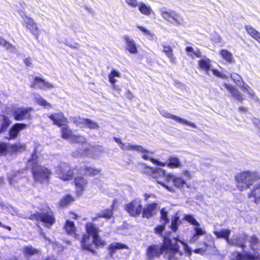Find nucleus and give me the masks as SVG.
I'll use <instances>...</instances> for the list:
<instances>
[{"label": "nucleus", "instance_id": "1", "mask_svg": "<svg viewBox=\"0 0 260 260\" xmlns=\"http://www.w3.org/2000/svg\"><path fill=\"white\" fill-rule=\"evenodd\" d=\"M178 241L183 245L184 250L189 256L191 255V250L184 242L177 238L170 239L165 237L162 245H152L148 248L147 254L148 259L151 260L154 257L159 256L163 254L164 257L168 260H179L183 253L179 250Z\"/></svg>", "mask_w": 260, "mask_h": 260}, {"label": "nucleus", "instance_id": "2", "mask_svg": "<svg viewBox=\"0 0 260 260\" xmlns=\"http://www.w3.org/2000/svg\"><path fill=\"white\" fill-rule=\"evenodd\" d=\"M236 186L243 191L249 188L256 180L260 179V173L257 171H242L235 176Z\"/></svg>", "mask_w": 260, "mask_h": 260}, {"label": "nucleus", "instance_id": "3", "mask_svg": "<svg viewBox=\"0 0 260 260\" xmlns=\"http://www.w3.org/2000/svg\"><path fill=\"white\" fill-rule=\"evenodd\" d=\"M114 141L119 145L122 150L136 151L141 153L142 157L145 160H150L152 163L164 166L166 164L161 163L160 161L153 158V152L144 148L142 146L137 145H132L129 143H123L119 138L114 137Z\"/></svg>", "mask_w": 260, "mask_h": 260}, {"label": "nucleus", "instance_id": "4", "mask_svg": "<svg viewBox=\"0 0 260 260\" xmlns=\"http://www.w3.org/2000/svg\"><path fill=\"white\" fill-rule=\"evenodd\" d=\"M37 156L34 152L32 157L28 161V166H31L35 180L40 181H46L49 179L51 172L46 168L38 165Z\"/></svg>", "mask_w": 260, "mask_h": 260}, {"label": "nucleus", "instance_id": "5", "mask_svg": "<svg viewBox=\"0 0 260 260\" xmlns=\"http://www.w3.org/2000/svg\"><path fill=\"white\" fill-rule=\"evenodd\" d=\"M161 16L166 20L177 26H184L186 24L183 18L178 13L165 7L159 10Z\"/></svg>", "mask_w": 260, "mask_h": 260}, {"label": "nucleus", "instance_id": "6", "mask_svg": "<svg viewBox=\"0 0 260 260\" xmlns=\"http://www.w3.org/2000/svg\"><path fill=\"white\" fill-rule=\"evenodd\" d=\"M145 172L149 174L154 179H156L157 182L160 184L162 186L167 189L168 191H174V188L169 186L167 184V179L166 177L167 175L165 174V170L160 168H153L147 167L145 168Z\"/></svg>", "mask_w": 260, "mask_h": 260}, {"label": "nucleus", "instance_id": "7", "mask_svg": "<svg viewBox=\"0 0 260 260\" xmlns=\"http://www.w3.org/2000/svg\"><path fill=\"white\" fill-rule=\"evenodd\" d=\"M198 66L199 68L204 71L205 73L210 75L209 72L211 71L213 74L218 77L222 79H226L227 76L222 73L220 72L216 69H212L210 59L207 57H204L198 61Z\"/></svg>", "mask_w": 260, "mask_h": 260}, {"label": "nucleus", "instance_id": "8", "mask_svg": "<svg viewBox=\"0 0 260 260\" xmlns=\"http://www.w3.org/2000/svg\"><path fill=\"white\" fill-rule=\"evenodd\" d=\"M125 210L133 217H137L142 212L143 206L141 200L139 199L134 200L125 205Z\"/></svg>", "mask_w": 260, "mask_h": 260}, {"label": "nucleus", "instance_id": "9", "mask_svg": "<svg viewBox=\"0 0 260 260\" xmlns=\"http://www.w3.org/2000/svg\"><path fill=\"white\" fill-rule=\"evenodd\" d=\"M55 173L57 176L63 180H70L72 178L73 171L67 163L61 162L56 168Z\"/></svg>", "mask_w": 260, "mask_h": 260}, {"label": "nucleus", "instance_id": "10", "mask_svg": "<svg viewBox=\"0 0 260 260\" xmlns=\"http://www.w3.org/2000/svg\"><path fill=\"white\" fill-rule=\"evenodd\" d=\"M184 219L190 224L195 226L193 228V230L195 231V233L193 235L191 240L192 242H194L198 240L199 236L205 234V231L200 227V223L196 220L193 215H185Z\"/></svg>", "mask_w": 260, "mask_h": 260}, {"label": "nucleus", "instance_id": "11", "mask_svg": "<svg viewBox=\"0 0 260 260\" xmlns=\"http://www.w3.org/2000/svg\"><path fill=\"white\" fill-rule=\"evenodd\" d=\"M23 20V24L29 30L30 32L38 39L39 36V31L35 21L26 15H21Z\"/></svg>", "mask_w": 260, "mask_h": 260}, {"label": "nucleus", "instance_id": "12", "mask_svg": "<svg viewBox=\"0 0 260 260\" xmlns=\"http://www.w3.org/2000/svg\"><path fill=\"white\" fill-rule=\"evenodd\" d=\"M31 108H19L15 109L13 112V116L16 120L22 121L31 119Z\"/></svg>", "mask_w": 260, "mask_h": 260}, {"label": "nucleus", "instance_id": "13", "mask_svg": "<svg viewBox=\"0 0 260 260\" xmlns=\"http://www.w3.org/2000/svg\"><path fill=\"white\" fill-rule=\"evenodd\" d=\"M34 216L36 220L44 222L45 225L48 228L55 222V218L51 212L37 213Z\"/></svg>", "mask_w": 260, "mask_h": 260}, {"label": "nucleus", "instance_id": "14", "mask_svg": "<svg viewBox=\"0 0 260 260\" xmlns=\"http://www.w3.org/2000/svg\"><path fill=\"white\" fill-rule=\"evenodd\" d=\"M160 113L161 114V115H162L164 117L167 118H171L178 123L189 125L193 128L197 127V125L195 123L190 121H188L185 119L181 118L178 116H176L173 114H171L168 111L162 110L160 111Z\"/></svg>", "mask_w": 260, "mask_h": 260}, {"label": "nucleus", "instance_id": "15", "mask_svg": "<svg viewBox=\"0 0 260 260\" xmlns=\"http://www.w3.org/2000/svg\"><path fill=\"white\" fill-rule=\"evenodd\" d=\"M167 179V184L170 182H172L174 185L180 189H182L185 186L188 187L186 182L181 177H177L171 174H167L166 177Z\"/></svg>", "mask_w": 260, "mask_h": 260}, {"label": "nucleus", "instance_id": "16", "mask_svg": "<svg viewBox=\"0 0 260 260\" xmlns=\"http://www.w3.org/2000/svg\"><path fill=\"white\" fill-rule=\"evenodd\" d=\"M231 230L229 229H224L220 231H216L214 232V235H215L218 238H224L226 240L228 244H234L238 243L235 239H230L229 236L231 234Z\"/></svg>", "mask_w": 260, "mask_h": 260}, {"label": "nucleus", "instance_id": "17", "mask_svg": "<svg viewBox=\"0 0 260 260\" xmlns=\"http://www.w3.org/2000/svg\"><path fill=\"white\" fill-rule=\"evenodd\" d=\"M123 39L125 41V49L132 54H137L138 51L134 40L127 35L123 37Z\"/></svg>", "mask_w": 260, "mask_h": 260}, {"label": "nucleus", "instance_id": "18", "mask_svg": "<svg viewBox=\"0 0 260 260\" xmlns=\"http://www.w3.org/2000/svg\"><path fill=\"white\" fill-rule=\"evenodd\" d=\"M157 204L153 203L146 205L142 209V216L149 218L154 215L156 211Z\"/></svg>", "mask_w": 260, "mask_h": 260}, {"label": "nucleus", "instance_id": "19", "mask_svg": "<svg viewBox=\"0 0 260 260\" xmlns=\"http://www.w3.org/2000/svg\"><path fill=\"white\" fill-rule=\"evenodd\" d=\"M74 183L76 187V191L78 194H80L84 191L87 184V180L82 176L75 177Z\"/></svg>", "mask_w": 260, "mask_h": 260}, {"label": "nucleus", "instance_id": "20", "mask_svg": "<svg viewBox=\"0 0 260 260\" xmlns=\"http://www.w3.org/2000/svg\"><path fill=\"white\" fill-rule=\"evenodd\" d=\"M48 117L53 121L54 124L58 126L63 125L67 121V118L64 116L61 112L52 114Z\"/></svg>", "mask_w": 260, "mask_h": 260}, {"label": "nucleus", "instance_id": "21", "mask_svg": "<svg viewBox=\"0 0 260 260\" xmlns=\"http://www.w3.org/2000/svg\"><path fill=\"white\" fill-rule=\"evenodd\" d=\"M93 238H91L89 235H84L81 241V246L83 249L87 250L94 253L93 249Z\"/></svg>", "mask_w": 260, "mask_h": 260}, {"label": "nucleus", "instance_id": "22", "mask_svg": "<svg viewBox=\"0 0 260 260\" xmlns=\"http://www.w3.org/2000/svg\"><path fill=\"white\" fill-rule=\"evenodd\" d=\"M73 142L83 143L82 148L83 150H81L79 153L82 155H88L90 153L88 152L89 145L86 143V139L84 137L80 135H75L74 138L72 141Z\"/></svg>", "mask_w": 260, "mask_h": 260}, {"label": "nucleus", "instance_id": "23", "mask_svg": "<svg viewBox=\"0 0 260 260\" xmlns=\"http://www.w3.org/2000/svg\"><path fill=\"white\" fill-rule=\"evenodd\" d=\"M36 86L43 89L45 88L49 89L54 87V86L50 83H49L44 79L38 77L35 78L34 82L31 85V87H33Z\"/></svg>", "mask_w": 260, "mask_h": 260}, {"label": "nucleus", "instance_id": "24", "mask_svg": "<svg viewBox=\"0 0 260 260\" xmlns=\"http://www.w3.org/2000/svg\"><path fill=\"white\" fill-rule=\"evenodd\" d=\"M223 86L229 91V92L231 93L233 98L238 100L240 102L243 100L244 98L243 94H242L238 89L235 88L233 85L228 83H224L223 84Z\"/></svg>", "mask_w": 260, "mask_h": 260}, {"label": "nucleus", "instance_id": "25", "mask_svg": "<svg viewBox=\"0 0 260 260\" xmlns=\"http://www.w3.org/2000/svg\"><path fill=\"white\" fill-rule=\"evenodd\" d=\"M26 125L24 123H16L10 129L9 131V139H15L19 132L25 128Z\"/></svg>", "mask_w": 260, "mask_h": 260}, {"label": "nucleus", "instance_id": "26", "mask_svg": "<svg viewBox=\"0 0 260 260\" xmlns=\"http://www.w3.org/2000/svg\"><path fill=\"white\" fill-rule=\"evenodd\" d=\"M235 254L236 260H260L259 255L256 252L253 254L249 253H246L244 254L236 253Z\"/></svg>", "mask_w": 260, "mask_h": 260}, {"label": "nucleus", "instance_id": "27", "mask_svg": "<svg viewBox=\"0 0 260 260\" xmlns=\"http://www.w3.org/2000/svg\"><path fill=\"white\" fill-rule=\"evenodd\" d=\"M168 164H167V166L171 169L173 168H179L182 167V164L179 160V159L175 156H170L168 159ZM162 163L161 162H160ZM166 164L165 166L167 165V162H164ZM158 166H160V165H157ZM162 167V166H161ZM165 167V166H164Z\"/></svg>", "mask_w": 260, "mask_h": 260}, {"label": "nucleus", "instance_id": "28", "mask_svg": "<svg viewBox=\"0 0 260 260\" xmlns=\"http://www.w3.org/2000/svg\"><path fill=\"white\" fill-rule=\"evenodd\" d=\"M113 215V210L107 209L98 213L96 217L92 218V221L96 222L99 220L101 218L105 219H110Z\"/></svg>", "mask_w": 260, "mask_h": 260}, {"label": "nucleus", "instance_id": "29", "mask_svg": "<svg viewBox=\"0 0 260 260\" xmlns=\"http://www.w3.org/2000/svg\"><path fill=\"white\" fill-rule=\"evenodd\" d=\"M86 230L88 234L87 235L90 237L91 236L92 238L98 236L99 230L93 223L88 222L86 225Z\"/></svg>", "mask_w": 260, "mask_h": 260}, {"label": "nucleus", "instance_id": "30", "mask_svg": "<svg viewBox=\"0 0 260 260\" xmlns=\"http://www.w3.org/2000/svg\"><path fill=\"white\" fill-rule=\"evenodd\" d=\"M23 251L26 257H29L39 254L40 250L32 247L31 245H27L23 248Z\"/></svg>", "mask_w": 260, "mask_h": 260}, {"label": "nucleus", "instance_id": "31", "mask_svg": "<svg viewBox=\"0 0 260 260\" xmlns=\"http://www.w3.org/2000/svg\"><path fill=\"white\" fill-rule=\"evenodd\" d=\"M245 29L248 34L257 41H260V32L256 30L251 25H246L245 26Z\"/></svg>", "mask_w": 260, "mask_h": 260}, {"label": "nucleus", "instance_id": "32", "mask_svg": "<svg viewBox=\"0 0 260 260\" xmlns=\"http://www.w3.org/2000/svg\"><path fill=\"white\" fill-rule=\"evenodd\" d=\"M248 197L249 198H254L255 202H258V200L260 199V182L254 185L251 192L249 193Z\"/></svg>", "mask_w": 260, "mask_h": 260}, {"label": "nucleus", "instance_id": "33", "mask_svg": "<svg viewBox=\"0 0 260 260\" xmlns=\"http://www.w3.org/2000/svg\"><path fill=\"white\" fill-rule=\"evenodd\" d=\"M0 119L2 122L0 127V134L6 132L8 127L11 124V120L5 115H0Z\"/></svg>", "mask_w": 260, "mask_h": 260}, {"label": "nucleus", "instance_id": "34", "mask_svg": "<svg viewBox=\"0 0 260 260\" xmlns=\"http://www.w3.org/2000/svg\"><path fill=\"white\" fill-rule=\"evenodd\" d=\"M121 77V74L117 71L113 69L109 75H108V78L109 82L112 84V88L116 87L115 83L117 82L116 78H120Z\"/></svg>", "mask_w": 260, "mask_h": 260}, {"label": "nucleus", "instance_id": "35", "mask_svg": "<svg viewBox=\"0 0 260 260\" xmlns=\"http://www.w3.org/2000/svg\"><path fill=\"white\" fill-rule=\"evenodd\" d=\"M64 229L69 235H70L75 238L76 237V234L75 233L76 228L73 221L67 220L64 225Z\"/></svg>", "mask_w": 260, "mask_h": 260}, {"label": "nucleus", "instance_id": "36", "mask_svg": "<svg viewBox=\"0 0 260 260\" xmlns=\"http://www.w3.org/2000/svg\"><path fill=\"white\" fill-rule=\"evenodd\" d=\"M0 45L5 47L7 50H9L11 52H15L17 51V49L15 46H14L10 43L6 41L1 36Z\"/></svg>", "mask_w": 260, "mask_h": 260}, {"label": "nucleus", "instance_id": "37", "mask_svg": "<svg viewBox=\"0 0 260 260\" xmlns=\"http://www.w3.org/2000/svg\"><path fill=\"white\" fill-rule=\"evenodd\" d=\"M221 57L230 63L234 62V59L233 54L228 50L225 49H221L219 52Z\"/></svg>", "mask_w": 260, "mask_h": 260}, {"label": "nucleus", "instance_id": "38", "mask_svg": "<svg viewBox=\"0 0 260 260\" xmlns=\"http://www.w3.org/2000/svg\"><path fill=\"white\" fill-rule=\"evenodd\" d=\"M83 170L85 175L92 176H96L101 172V169L88 166H84Z\"/></svg>", "mask_w": 260, "mask_h": 260}, {"label": "nucleus", "instance_id": "39", "mask_svg": "<svg viewBox=\"0 0 260 260\" xmlns=\"http://www.w3.org/2000/svg\"><path fill=\"white\" fill-rule=\"evenodd\" d=\"M61 132L62 137L63 139H68L71 141H73L75 135L73 134L72 131L67 126L62 128Z\"/></svg>", "mask_w": 260, "mask_h": 260}, {"label": "nucleus", "instance_id": "40", "mask_svg": "<svg viewBox=\"0 0 260 260\" xmlns=\"http://www.w3.org/2000/svg\"><path fill=\"white\" fill-rule=\"evenodd\" d=\"M138 7L139 8V10L142 14L149 15L152 12L151 8L150 6L146 5L143 2L139 3V5Z\"/></svg>", "mask_w": 260, "mask_h": 260}, {"label": "nucleus", "instance_id": "41", "mask_svg": "<svg viewBox=\"0 0 260 260\" xmlns=\"http://www.w3.org/2000/svg\"><path fill=\"white\" fill-rule=\"evenodd\" d=\"M163 48V52L166 54L172 62L175 63L176 57H174L173 55V50L171 46L164 45Z\"/></svg>", "mask_w": 260, "mask_h": 260}, {"label": "nucleus", "instance_id": "42", "mask_svg": "<svg viewBox=\"0 0 260 260\" xmlns=\"http://www.w3.org/2000/svg\"><path fill=\"white\" fill-rule=\"evenodd\" d=\"M181 221L180 217L177 214L172 217L171 224V229L174 232H176L178 230V226L180 224Z\"/></svg>", "mask_w": 260, "mask_h": 260}, {"label": "nucleus", "instance_id": "43", "mask_svg": "<svg viewBox=\"0 0 260 260\" xmlns=\"http://www.w3.org/2000/svg\"><path fill=\"white\" fill-rule=\"evenodd\" d=\"M35 99L36 102L40 106H43L46 108H51V105L44 100L42 97L39 95L36 94L35 95Z\"/></svg>", "mask_w": 260, "mask_h": 260}, {"label": "nucleus", "instance_id": "44", "mask_svg": "<svg viewBox=\"0 0 260 260\" xmlns=\"http://www.w3.org/2000/svg\"><path fill=\"white\" fill-rule=\"evenodd\" d=\"M231 78L234 82L239 87H242L245 84L242 81L241 77L237 73H233L231 74Z\"/></svg>", "mask_w": 260, "mask_h": 260}, {"label": "nucleus", "instance_id": "45", "mask_svg": "<svg viewBox=\"0 0 260 260\" xmlns=\"http://www.w3.org/2000/svg\"><path fill=\"white\" fill-rule=\"evenodd\" d=\"M246 236H243L242 237L239 236L238 235H235L231 239H235L238 242V243L232 244L233 245H237L240 247H243L244 246V243H245V240L247 239Z\"/></svg>", "mask_w": 260, "mask_h": 260}, {"label": "nucleus", "instance_id": "46", "mask_svg": "<svg viewBox=\"0 0 260 260\" xmlns=\"http://www.w3.org/2000/svg\"><path fill=\"white\" fill-rule=\"evenodd\" d=\"M127 247L125 244L119 243H113L111 244L109 247V251L112 254L117 249L126 248Z\"/></svg>", "mask_w": 260, "mask_h": 260}, {"label": "nucleus", "instance_id": "47", "mask_svg": "<svg viewBox=\"0 0 260 260\" xmlns=\"http://www.w3.org/2000/svg\"><path fill=\"white\" fill-rule=\"evenodd\" d=\"M73 201L74 199L72 197L67 195L60 201V205L62 207L66 206Z\"/></svg>", "mask_w": 260, "mask_h": 260}, {"label": "nucleus", "instance_id": "48", "mask_svg": "<svg viewBox=\"0 0 260 260\" xmlns=\"http://www.w3.org/2000/svg\"><path fill=\"white\" fill-rule=\"evenodd\" d=\"M185 50L187 52L192 53L197 57H201L202 56L201 52L198 49L194 50L192 47L188 46L186 48Z\"/></svg>", "mask_w": 260, "mask_h": 260}, {"label": "nucleus", "instance_id": "49", "mask_svg": "<svg viewBox=\"0 0 260 260\" xmlns=\"http://www.w3.org/2000/svg\"><path fill=\"white\" fill-rule=\"evenodd\" d=\"M85 127L91 129H98L99 126L96 122L91 120L89 119H87Z\"/></svg>", "mask_w": 260, "mask_h": 260}, {"label": "nucleus", "instance_id": "50", "mask_svg": "<svg viewBox=\"0 0 260 260\" xmlns=\"http://www.w3.org/2000/svg\"><path fill=\"white\" fill-rule=\"evenodd\" d=\"M241 88L244 91H246L250 98H254V92L248 85L244 84Z\"/></svg>", "mask_w": 260, "mask_h": 260}, {"label": "nucleus", "instance_id": "51", "mask_svg": "<svg viewBox=\"0 0 260 260\" xmlns=\"http://www.w3.org/2000/svg\"><path fill=\"white\" fill-rule=\"evenodd\" d=\"M87 119L79 118L75 120V123L77 125L80 127H86Z\"/></svg>", "mask_w": 260, "mask_h": 260}, {"label": "nucleus", "instance_id": "52", "mask_svg": "<svg viewBox=\"0 0 260 260\" xmlns=\"http://www.w3.org/2000/svg\"><path fill=\"white\" fill-rule=\"evenodd\" d=\"M25 145L22 144H17L12 146V149L16 152H20L25 150Z\"/></svg>", "mask_w": 260, "mask_h": 260}, {"label": "nucleus", "instance_id": "53", "mask_svg": "<svg viewBox=\"0 0 260 260\" xmlns=\"http://www.w3.org/2000/svg\"><path fill=\"white\" fill-rule=\"evenodd\" d=\"M161 214V221L163 224H166L168 222L169 220L167 217V212L163 209L160 211Z\"/></svg>", "mask_w": 260, "mask_h": 260}, {"label": "nucleus", "instance_id": "54", "mask_svg": "<svg viewBox=\"0 0 260 260\" xmlns=\"http://www.w3.org/2000/svg\"><path fill=\"white\" fill-rule=\"evenodd\" d=\"M93 240L94 244L96 246H102L105 244V242L102 240L99 236L93 238Z\"/></svg>", "mask_w": 260, "mask_h": 260}, {"label": "nucleus", "instance_id": "55", "mask_svg": "<svg viewBox=\"0 0 260 260\" xmlns=\"http://www.w3.org/2000/svg\"><path fill=\"white\" fill-rule=\"evenodd\" d=\"M125 2L127 5L132 8H136L138 7L139 5V3L138 2L137 0H125Z\"/></svg>", "mask_w": 260, "mask_h": 260}, {"label": "nucleus", "instance_id": "56", "mask_svg": "<svg viewBox=\"0 0 260 260\" xmlns=\"http://www.w3.org/2000/svg\"><path fill=\"white\" fill-rule=\"evenodd\" d=\"M258 242V240L255 237L252 236L250 237V243L252 249H254V246L256 245Z\"/></svg>", "mask_w": 260, "mask_h": 260}, {"label": "nucleus", "instance_id": "57", "mask_svg": "<svg viewBox=\"0 0 260 260\" xmlns=\"http://www.w3.org/2000/svg\"><path fill=\"white\" fill-rule=\"evenodd\" d=\"M165 224H162V225H160L157 226L155 228V233H156V234H157L158 235H161L162 232L164 231V230L165 229Z\"/></svg>", "mask_w": 260, "mask_h": 260}, {"label": "nucleus", "instance_id": "58", "mask_svg": "<svg viewBox=\"0 0 260 260\" xmlns=\"http://www.w3.org/2000/svg\"><path fill=\"white\" fill-rule=\"evenodd\" d=\"M7 147L5 143H0V153H3L7 150Z\"/></svg>", "mask_w": 260, "mask_h": 260}, {"label": "nucleus", "instance_id": "59", "mask_svg": "<svg viewBox=\"0 0 260 260\" xmlns=\"http://www.w3.org/2000/svg\"><path fill=\"white\" fill-rule=\"evenodd\" d=\"M137 27L146 35L147 33H149V30L142 26L138 25Z\"/></svg>", "mask_w": 260, "mask_h": 260}, {"label": "nucleus", "instance_id": "60", "mask_svg": "<svg viewBox=\"0 0 260 260\" xmlns=\"http://www.w3.org/2000/svg\"><path fill=\"white\" fill-rule=\"evenodd\" d=\"M146 35L147 36V38L149 40H153L154 39L155 36L154 34L149 30V33H147Z\"/></svg>", "mask_w": 260, "mask_h": 260}, {"label": "nucleus", "instance_id": "61", "mask_svg": "<svg viewBox=\"0 0 260 260\" xmlns=\"http://www.w3.org/2000/svg\"><path fill=\"white\" fill-rule=\"evenodd\" d=\"M193 251L194 253H199L200 254L203 255L204 253V252H205V250H204L202 248H198V249H195Z\"/></svg>", "mask_w": 260, "mask_h": 260}, {"label": "nucleus", "instance_id": "62", "mask_svg": "<svg viewBox=\"0 0 260 260\" xmlns=\"http://www.w3.org/2000/svg\"><path fill=\"white\" fill-rule=\"evenodd\" d=\"M23 61L27 67H29L31 64V60L29 58H25Z\"/></svg>", "mask_w": 260, "mask_h": 260}, {"label": "nucleus", "instance_id": "63", "mask_svg": "<svg viewBox=\"0 0 260 260\" xmlns=\"http://www.w3.org/2000/svg\"><path fill=\"white\" fill-rule=\"evenodd\" d=\"M15 177V176H13V175H11V176H8V180H9V183L11 184V185H13V182H14V180H13V178Z\"/></svg>", "mask_w": 260, "mask_h": 260}, {"label": "nucleus", "instance_id": "64", "mask_svg": "<svg viewBox=\"0 0 260 260\" xmlns=\"http://www.w3.org/2000/svg\"><path fill=\"white\" fill-rule=\"evenodd\" d=\"M253 123L256 125L260 131V121L258 120H255Z\"/></svg>", "mask_w": 260, "mask_h": 260}]
</instances>
